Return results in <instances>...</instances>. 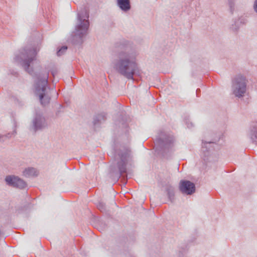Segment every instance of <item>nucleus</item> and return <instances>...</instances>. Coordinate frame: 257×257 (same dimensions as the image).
I'll use <instances>...</instances> for the list:
<instances>
[{
	"instance_id": "5701e85b",
	"label": "nucleus",
	"mask_w": 257,
	"mask_h": 257,
	"mask_svg": "<svg viewBox=\"0 0 257 257\" xmlns=\"http://www.w3.org/2000/svg\"><path fill=\"white\" fill-rule=\"evenodd\" d=\"M254 11L257 14V0H254L253 4Z\"/></svg>"
},
{
	"instance_id": "a211bd4d",
	"label": "nucleus",
	"mask_w": 257,
	"mask_h": 257,
	"mask_svg": "<svg viewBox=\"0 0 257 257\" xmlns=\"http://www.w3.org/2000/svg\"><path fill=\"white\" fill-rule=\"evenodd\" d=\"M102 119H104L103 116L101 114H99L94 118L93 123L95 125L97 122L100 121Z\"/></svg>"
},
{
	"instance_id": "b1692460",
	"label": "nucleus",
	"mask_w": 257,
	"mask_h": 257,
	"mask_svg": "<svg viewBox=\"0 0 257 257\" xmlns=\"http://www.w3.org/2000/svg\"><path fill=\"white\" fill-rule=\"evenodd\" d=\"M16 134V131L14 130L13 133L11 135H10V134H8V135L6 136V137L11 138V137H12V135H15Z\"/></svg>"
},
{
	"instance_id": "f257e3e1",
	"label": "nucleus",
	"mask_w": 257,
	"mask_h": 257,
	"mask_svg": "<svg viewBox=\"0 0 257 257\" xmlns=\"http://www.w3.org/2000/svg\"><path fill=\"white\" fill-rule=\"evenodd\" d=\"M124 50L118 54V59L113 62L115 70L127 79L134 80V75L138 66L137 57L139 54L138 50L125 42Z\"/></svg>"
},
{
	"instance_id": "0eeeda50",
	"label": "nucleus",
	"mask_w": 257,
	"mask_h": 257,
	"mask_svg": "<svg viewBox=\"0 0 257 257\" xmlns=\"http://www.w3.org/2000/svg\"><path fill=\"white\" fill-rule=\"evenodd\" d=\"M48 125L46 117L42 112H37L34 116L32 121V130L36 132L39 131H42Z\"/></svg>"
},
{
	"instance_id": "f3484780",
	"label": "nucleus",
	"mask_w": 257,
	"mask_h": 257,
	"mask_svg": "<svg viewBox=\"0 0 257 257\" xmlns=\"http://www.w3.org/2000/svg\"><path fill=\"white\" fill-rule=\"evenodd\" d=\"M67 47L62 46L57 52L58 56H60L63 55L67 50Z\"/></svg>"
},
{
	"instance_id": "393cba45",
	"label": "nucleus",
	"mask_w": 257,
	"mask_h": 257,
	"mask_svg": "<svg viewBox=\"0 0 257 257\" xmlns=\"http://www.w3.org/2000/svg\"><path fill=\"white\" fill-rule=\"evenodd\" d=\"M27 48H28V49H35V50H36V51H37V53L38 52V51H39V49H38V50H37L36 48H34V47H31V46H27V47H26V48H25L24 49H27Z\"/></svg>"
},
{
	"instance_id": "412c9836",
	"label": "nucleus",
	"mask_w": 257,
	"mask_h": 257,
	"mask_svg": "<svg viewBox=\"0 0 257 257\" xmlns=\"http://www.w3.org/2000/svg\"><path fill=\"white\" fill-rule=\"evenodd\" d=\"M97 207L102 212L105 210V204L103 202H99L97 204Z\"/></svg>"
},
{
	"instance_id": "7ed1b4c3",
	"label": "nucleus",
	"mask_w": 257,
	"mask_h": 257,
	"mask_svg": "<svg viewBox=\"0 0 257 257\" xmlns=\"http://www.w3.org/2000/svg\"><path fill=\"white\" fill-rule=\"evenodd\" d=\"M88 18L89 15L86 9H84L78 13L75 29L76 37H78L81 39L87 34L89 26Z\"/></svg>"
},
{
	"instance_id": "2eb2a0df",
	"label": "nucleus",
	"mask_w": 257,
	"mask_h": 257,
	"mask_svg": "<svg viewBox=\"0 0 257 257\" xmlns=\"http://www.w3.org/2000/svg\"><path fill=\"white\" fill-rule=\"evenodd\" d=\"M184 121L188 128H191L194 126V124L190 121L189 116L186 115L184 117Z\"/></svg>"
},
{
	"instance_id": "bb28decb",
	"label": "nucleus",
	"mask_w": 257,
	"mask_h": 257,
	"mask_svg": "<svg viewBox=\"0 0 257 257\" xmlns=\"http://www.w3.org/2000/svg\"><path fill=\"white\" fill-rule=\"evenodd\" d=\"M44 80H47V78H45Z\"/></svg>"
},
{
	"instance_id": "f8f14e48",
	"label": "nucleus",
	"mask_w": 257,
	"mask_h": 257,
	"mask_svg": "<svg viewBox=\"0 0 257 257\" xmlns=\"http://www.w3.org/2000/svg\"><path fill=\"white\" fill-rule=\"evenodd\" d=\"M38 174V170L33 167L27 168L23 172V175L27 178L36 177Z\"/></svg>"
},
{
	"instance_id": "423d86ee",
	"label": "nucleus",
	"mask_w": 257,
	"mask_h": 257,
	"mask_svg": "<svg viewBox=\"0 0 257 257\" xmlns=\"http://www.w3.org/2000/svg\"><path fill=\"white\" fill-rule=\"evenodd\" d=\"M120 161L117 163L119 171V177L122 173L126 171V164L132 160L131 151L128 149H124L118 153Z\"/></svg>"
},
{
	"instance_id": "9d476101",
	"label": "nucleus",
	"mask_w": 257,
	"mask_h": 257,
	"mask_svg": "<svg viewBox=\"0 0 257 257\" xmlns=\"http://www.w3.org/2000/svg\"><path fill=\"white\" fill-rule=\"evenodd\" d=\"M216 142V140L206 141L203 140L200 151V155L204 161H207L211 155L212 150V145Z\"/></svg>"
},
{
	"instance_id": "9b49d317",
	"label": "nucleus",
	"mask_w": 257,
	"mask_h": 257,
	"mask_svg": "<svg viewBox=\"0 0 257 257\" xmlns=\"http://www.w3.org/2000/svg\"><path fill=\"white\" fill-rule=\"evenodd\" d=\"M179 189L183 194L191 195L195 191V186L190 181L181 180L179 183Z\"/></svg>"
},
{
	"instance_id": "ddd939ff",
	"label": "nucleus",
	"mask_w": 257,
	"mask_h": 257,
	"mask_svg": "<svg viewBox=\"0 0 257 257\" xmlns=\"http://www.w3.org/2000/svg\"><path fill=\"white\" fill-rule=\"evenodd\" d=\"M117 5L120 9L124 12L131 9L130 0H117Z\"/></svg>"
},
{
	"instance_id": "20e7f679",
	"label": "nucleus",
	"mask_w": 257,
	"mask_h": 257,
	"mask_svg": "<svg viewBox=\"0 0 257 257\" xmlns=\"http://www.w3.org/2000/svg\"><path fill=\"white\" fill-rule=\"evenodd\" d=\"M48 82L37 81L35 86V94L39 97L41 104L43 106L48 104L50 100V89Z\"/></svg>"
},
{
	"instance_id": "f03ea898",
	"label": "nucleus",
	"mask_w": 257,
	"mask_h": 257,
	"mask_svg": "<svg viewBox=\"0 0 257 257\" xmlns=\"http://www.w3.org/2000/svg\"><path fill=\"white\" fill-rule=\"evenodd\" d=\"M36 55V50L23 49L20 52V55H16L14 59L16 62L20 63L29 74H32V71L30 69V64L35 60Z\"/></svg>"
},
{
	"instance_id": "aec40b11",
	"label": "nucleus",
	"mask_w": 257,
	"mask_h": 257,
	"mask_svg": "<svg viewBox=\"0 0 257 257\" xmlns=\"http://www.w3.org/2000/svg\"><path fill=\"white\" fill-rule=\"evenodd\" d=\"M245 79L246 77L243 74L239 73L236 75L235 80H245Z\"/></svg>"
},
{
	"instance_id": "6e6552de",
	"label": "nucleus",
	"mask_w": 257,
	"mask_h": 257,
	"mask_svg": "<svg viewBox=\"0 0 257 257\" xmlns=\"http://www.w3.org/2000/svg\"><path fill=\"white\" fill-rule=\"evenodd\" d=\"M231 90L232 94L235 97H243L246 91L245 81H232Z\"/></svg>"
},
{
	"instance_id": "1a4fd4ad",
	"label": "nucleus",
	"mask_w": 257,
	"mask_h": 257,
	"mask_svg": "<svg viewBox=\"0 0 257 257\" xmlns=\"http://www.w3.org/2000/svg\"><path fill=\"white\" fill-rule=\"evenodd\" d=\"M6 184L9 186L24 189L27 186V183L23 179L15 175H8L5 179Z\"/></svg>"
},
{
	"instance_id": "39448f33",
	"label": "nucleus",
	"mask_w": 257,
	"mask_h": 257,
	"mask_svg": "<svg viewBox=\"0 0 257 257\" xmlns=\"http://www.w3.org/2000/svg\"><path fill=\"white\" fill-rule=\"evenodd\" d=\"M158 144L164 150H172L175 145L173 136L169 133L161 131L156 138Z\"/></svg>"
},
{
	"instance_id": "4be33fe9",
	"label": "nucleus",
	"mask_w": 257,
	"mask_h": 257,
	"mask_svg": "<svg viewBox=\"0 0 257 257\" xmlns=\"http://www.w3.org/2000/svg\"><path fill=\"white\" fill-rule=\"evenodd\" d=\"M7 74L8 75H12L14 76H17L18 75V73L14 70H9L8 71Z\"/></svg>"
},
{
	"instance_id": "a878e982",
	"label": "nucleus",
	"mask_w": 257,
	"mask_h": 257,
	"mask_svg": "<svg viewBox=\"0 0 257 257\" xmlns=\"http://www.w3.org/2000/svg\"><path fill=\"white\" fill-rule=\"evenodd\" d=\"M52 75L54 76V75H55V73H54V72H53H53H52Z\"/></svg>"
},
{
	"instance_id": "dca6fc26",
	"label": "nucleus",
	"mask_w": 257,
	"mask_h": 257,
	"mask_svg": "<svg viewBox=\"0 0 257 257\" xmlns=\"http://www.w3.org/2000/svg\"><path fill=\"white\" fill-rule=\"evenodd\" d=\"M250 137L253 142H257V130L256 128H253L251 131Z\"/></svg>"
},
{
	"instance_id": "6ab92c4d",
	"label": "nucleus",
	"mask_w": 257,
	"mask_h": 257,
	"mask_svg": "<svg viewBox=\"0 0 257 257\" xmlns=\"http://www.w3.org/2000/svg\"><path fill=\"white\" fill-rule=\"evenodd\" d=\"M187 253V251L186 249H182L179 250L177 253L178 257H185Z\"/></svg>"
},
{
	"instance_id": "4468645a",
	"label": "nucleus",
	"mask_w": 257,
	"mask_h": 257,
	"mask_svg": "<svg viewBox=\"0 0 257 257\" xmlns=\"http://www.w3.org/2000/svg\"><path fill=\"white\" fill-rule=\"evenodd\" d=\"M168 197L170 201L172 202L174 199V187L170 185H167L166 187Z\"/></svg>"
}]
</instances>
